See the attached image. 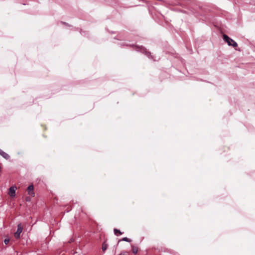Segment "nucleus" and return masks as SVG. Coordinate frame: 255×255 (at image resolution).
I'll return each instance as SVG.
<instances>
[{"label": "nucleus", "mask_w": 255, "mask_h": 255, "mask_svg": "<svg viewBox=\"0 0 255 255\" xmlns=\"http://www.w3.org/2000/svg\"><path fill=\"white\" fill-rule=\"evenodd\" d=\"M223 39L224 41L227 43L228 45L232 46L233 47H236L238 46L237 43L234 41L233 39L229 37L227 35L224 34L223 35Z\"/></svg>", "instance_id": "obj_2"}, {"label": "nucleus", "mask_w": 255, "mask_h": 255, "mask_svg": "<svg viewBox=\"0 0 255 255\" xmlns=\"http://www.w3.org/2000/svg\"><path fill=\"white\" fill-rule=\"evenodd\" d=\"M0 155L5 159H8L10 157L9 155L7 153L2 150L1 149H0Z\"/></svg>", "instance_id": "obj_6"}, {"label": "nucleus", "mask_w": 255, "mask_h": 255, "mask_svg": "<svg viewBox=\"0 0 255 255\" xmlns=\"http://www.w3.org/2000/svg\"><path fill=\"white\" fill-rule=\"evenodd\" d=\"M129 46L133 47L136 51L140 52L141 53L145 54L149 58L152 59H153V57L151 55V53L148 51L145 47L142 46H137L135 45H130Z\"/></svg>", "instance_id": "obj_1"}, {"label": "nucleus", "mask_w": 255, "mask_h": 255, "mask_svg": "<svg viewBox=\"0 0 255 255\" xmlns=\"http://www.w3.org/2000/svg\"><path fill=\"white\" fill-rule=\"evenodd\" d=\"M34 187L32 184L30 185L27 189V191L28 192V194L31 197H34L35 195V193L33 191Z\"/></svg>", "instance_id": "obj_5"}, {"label": "nucleus", "mask_w": 255, "mask_h": 255, "mask_svg": "<svg viewBox=\"0 0 255 255\" xmlns=\"http://www.w3.org/2000/svg\"><path fill=\"white\" fill-rule=\"evenodd\" d=\"M131 251L133 254H136L138 252V248L133 245L131 246Z\"/></svg>", "instance_id": "obj_8"}, {"label": "nucleus", "mask_w": 255, "mask_h": 255, "mask_svg": "<svg viewBox=\"0 0 255 255\" xmlns=\"http://www.w3.org/2000/svg\"><path fill=\"white\" fill-rule=\"evenodd\" d=\"M108 244L106 243V242L105 241L103 244H102V251L105 252V251L108 248Z\"/></svg>", "instance_id": "obj_9"}, {"label": "nucleus", "mask_w": 255, "mask_h": 255, "mask_svg": "<svg viewBox=\"0 0 255 255\" xmlns=\"http://www.w3.org/2000/svg\"><path fill=\"white\" fill-rule=\"evenodd\" d=\"M121 241H125V242L130 243V242H131L132 240L127 237H124V238H122L121 240H120L119 241V243Z\"/></svg>", "instance_id": "obj_10"}, {"label": "nucleus", "mask_w": 255, "mask_h": 255, "mask_svg": "<svg viewBox=\"0 0 255 255\" xmlns=\"http://www.w3.org/2000/svg\"><path fill=\"white\" fill-rule=\"evenodd\" d=\"M16 189V187L15 186H12L9 188L8 194L11 197H14L15 196Z\"/></svg>", "instance_id": "obj_4"}, {"label": "nucleus", "mask_w": 255, "mask_h": 255, "mask_svg": "<svg viewBox=\"0 0 255 255\" xmlns=\"http://www.w3.org/2000/svg\"><path fill=\"white\" fill-rule=\"evenodd\" d=\"M23 227L21 226V224H19L17 226V229L16 232L14 233V237L16 239H19L20 238V235L22 232Z\"/></svg>", "instance_id": "obj_3"}, {"label": "nucleus", "mask_w": 255, "mask_h": 255, "mask_svg": "<svg viewBox=\"0 0 255 255\" xmlns=\"http://www.w3.org/2000/svg\"><path fill=\"white\" fill-rule=\"evenodd\" d=\"M29 200L26 198V201H29Z\"/></svg>", "instance_id": "obj_12"}, {"label": "nucleus", "mask_w": 255, "mask_h": 255, "mask_svg": "<svg viewBox=\"0 0 255 255\" xmlns=\"http://www.w3.org/2000/svg\"><path fill=\"white\" fill-rule=\"evenodd\" d=\"M114 233L115 235L117 236H119L123 234V232H121L119 230H118L117 229H114Z\"/></svg>", "instance_id": "obj_7"}, {"label": "nucleus", "mask_w": 255, "mask_h": 255, "mask_svg": "<svg viewBox=\"0 0 255 255\" xmlns=\"http://www.w3.org/2000/svg\"><path fill=\"white\" fill-rule=\"evenodd\" d=\"M9 241L10 240L9 239H5L4 240V242L6 245V244H8V243L9 242Z\"/></svg>", "instance_id": "obj_11"}]
</instances>
